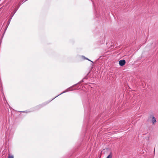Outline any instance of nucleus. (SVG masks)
I'll list each match as a JSON object with an SVG mask.
<instances>
[{
  "label": "nucleus",
  "mask_w": 158,
  "mask_h": 158,
  "mask_svg": "<svg viewBox=\"0 0 158 158\" xmlns=\"http://www.w3.org/2000/svg\"><path fill=\"white\" fill-rule=\"evenodd\" d=\"M112 155L111 153H110L108 156L106 158H112Z\"/></svg>",
  "instance_id": "obj_6"
},
{
  "label": "nucleus",
  "mask_w": 158,
  "mask_h": 158,
  "mask_svg": "<svg viewBox=\"0 0 158 158\" xmlns=\"http://www.w3.org/2000/svg\"><path fill=\"white\" fill-rule=\"evenodd\" d=\"M12 17H11L8 20V22H7V23L6 26V29L5 30V31L6 30L8 26L9 25V24L10 23V21H11V20L12 19Z\"/></svg>",
  "instance_id": "obj_4"
},
{
  "label": "nucleus",
  "mask_w": 158,
  "mask_h": 158,
  "mask_svg": "<svg viewBox=\"0 0 158 158\" xmlns=\"http://www.w3.org/2000/svg\"><path fill=\"white\" fill-rule=\"evenodd\" d=\"M8 132V131H7V132H6V134H7Z\"/></svg>",
  "instance_id": "obj_12"
},
{
  "label": "nucleus",
  "mask_w": 158,
  "mask_h": 158,
  "mask_svg": "<svg viewBox=\"0 0 158 158\" xmlns=\"http://www.w3.org/2000/svg\"><path fill=\"white\" fill-rule=\"evenodd\" d=\"M21 112H24H24L27 113V112H26V111H22Z\"/></svg>",
  "instance_id": "obj_10"
},
{
  "label": "nucleus",
  "mask_w": 158,
  "mask_h": 158,
  "mask_svg": "<svg viewBox=\"0 0 158 158\" xmlns=\"http://www.w3.org/2000/svg\"><path fill=\"white\" fill-rule=\"evenodd\" d=\"M19 6H17V7H16V8H15V10H14V11L11 13V17H12H12L15 14V13L17 10L18 8H19Z\"/></svg>",
  "instance_id": "obj_3"
},
{
  "label": "nucleus",
  "mask_w": 158,
  "mask_h": 158,
  "mask_svg": "<svg viewBox=\"0 0 158 158\" xmlns=\"http://www.w3.org/2000/svg\"><path fill=\"white\" fill-rule=\"evenodd\" d=\"M152 122L153 124H154L156 122V118L153 116H152Z\"/></svg>",
  "instance_id": "obj_5"
},
{
  "label": "nucleus",
  "mask_w": 158,
  "mask_h": 158,
  "mask_svg": "<svg viewBox=\"0 0 158 158\" xmlns=\"http://www.w3.org/2000/svg\"><path fill=\"white\" fill-rule=\"evenodd\" d=\"M81 57L83 58L84 59H85L86 60V58H87V57H85V56H81Z\"/></svg>",
  "instance_id": "obj_9"
},
{
  "label": "nucleus",
  "mask_w": 158,
  "mask_h": 158,
  "mask_svg": "<svg viewBox=\"0 0 158 158\" xmlns=\"http://www.w3.org/2000/svg\"><path fill=\"white\" fill-rule=\"evenodd\" d=\"M8 158H14V156L12 155H10L8 156Z\"/></svg>",
  "instance_id": "obj_8"
},
{
  "label": "nucleus",
  "mask_w": 158,
  "mask_h": 158,
  "mask_svg": "<svg viewBox=\"0 0 158 158\" xmlns=\"http://www.w3.org/2000/svg\"><path fill=\"white\" fill-rule=\"evenodd\" d=\"M104 40V38L103 37V40L102 41L103 42V40Z\"/></svg>",
  "instance_id": "obj_11"
},
{
  "label": "nucleus",
  "mask_w": 158,
  "mask_h": 158,
  "mask_svg": "<svg viewBox=\"0 0 158 158\" xmlns=\"http://www.w3.org/2000/svg\"><path fill=\"white\" fill-rule=\"evenodd\" d=\"M126 61L124 60H121L119 61V64L121 66H123L125 64Z\"/></svg>",
  "instance_id": "obj_2"
},
{
  "label": "nucleus",
  "mask_w": 158,
  "mask_h": 158,
  "mask_svg": "<svg viewBox=\"0 0 158 158\" xmlns=\"http://www.w3.org/2000/svg\"><path fill=\"white\" fill-rule=\"evenodd\" d=\"M72 87H73V86L69 88H68L66 89L65 91H63V92H62V93H60V94H59L57 96H56V97H55V98H53L50 101L48 102H45L42 103V104H40L39 105H38L37 106H36V108L37 109H40V108H42V107H43V106H45V105H47V104H48L50 102H51V101H52L54 99H55V98H56L57 97H58V96H60V95H61V94H64V93H66L67 92L73 90V89H71Z\"/></svg>",
  "instance_id": "obj_1"
},
{
  "label": "nucleus",
  "mask_w": 158,
  "mask_h": 158,
  "mask_svg": "<svg viewBox=\"0 0 158 158\" xmlns=\"http://www.w3.org/2000/svg\"><path fill=\"white\" fill-rule=\"evenodd\" d=\"M86 60H87L90 61H91V62H92V63L91 64V65L92 66H93V63H94V62L93 61L91 60H90L88 58H86Z\"/></svg>",
  "instance_id": "obj_7"
}]
</instances>
